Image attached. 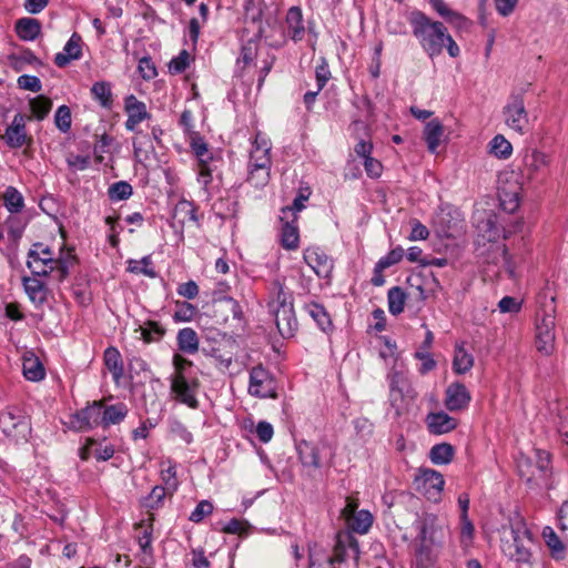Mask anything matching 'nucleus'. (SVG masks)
<instances>
[{
  "label": "nucleus",
  "instance_id": "nucleus-23",
  "mask_svg": "<svg viewBox=\"0 0 568 568\" xmlns=\"http://www.w3.org/2000/svg\"><path fill=\"white\" fill-rule=\"evenodd\" d=\"M278 333L284 338H290L297 329V320L294 308L272 312Z\"/></svg>",
  "mask_w": 568,
  "mask_h": 568
},
{
  "label": "nucleus",
  "instance_id": "nucleus-32",
  "mask_svg": "<svg viewBox=\"0 0 568 568\" xmlns=\"http://www.w3.org/2000/svg\"><path fill=\"white\" fill-rule=\"evenodd\" d=\"M179 349L186 354H195L199 351V337L191 327H184L179 331L176 336Z\"/></svg>",
  "mask_w": 568,
  "mask_h": 568
},
{
  "label": "nucleus",
  "instance_id": "nucleus-2",
  "mask_svg": "<svg viewBox=\"0 0 568 568\" xmlns=\"http://www.w3.org/2000/svg\"><path fill=\"white\" fill-rule=\"evenodd\" d=\"M74 256L68 254L55 258L52 250L43 243H34L28 253L27 266L34 276L54 274L58 282H63L70 273Z\"/></svg>",
  "mask_w": 568,
  "mask_h": 568
},
{
  "label": "nucleus",
  "instance_id": "nucleus-8",
  "mask_svg": "<svg viewBox=\"0 0 568 568\" xmlns=\"http://www.w3.org/2000/svg\"><path fill=\"white\" fill-rule=\"evenodd\" d=\"M199 381L196 378L189 379L186 375H172L170 377V389L174 398L190 408L196 409L199 400L196 392Z\"/></svg>",
  "mask_w": 568,
  "mask_h": 568
},
{
  "label": "nucleus",
  "instance_id": "nucleus-60",
  "mask_svg": "<svg viewBox=\"0 0 568 568\" xmlns=\"http://www.w3.org/2000/svg\"><path fill=\"white\" fill-rule=\"evenodd\" d=\"M315 78L318 90H323L328 80L331 79V71L325 58H321L318 65L315 69Z\"/></svg>",
  "mask_w": 568,
  "mask_h": 568
},
{
  "label": "nucleus",
  "instance_id": "nucleus-11",
  "mask_svg": "<svg viewBox=\"0 0 568 568\" xmlns=\"http://www.w3.org/2000/svg\"><path fill=\"white\" fill-rule=\"evenodd\" d=\"M124 111L128 115V119L124 123L125 129L130 132H138V125L144 120L151 119V114L148 112L146 105L144 102L138 100V98L133 94L129 95L124 100Z\"/></svg>",
  "mask_w": 568,
  "mask_h": 568
},
{
  "label": "nucleus",
  "instance_id": "nucleus-54",
  "mask_svg": "<svg viewBox=\"0 0 568 568\" xmlns=\"http://www.w3.org/2000/svg\"><path fill=\"white\" fill-rule=\"evenodd\" d=\"M190 64V54L186 50H182L178 57L173 58L169 63V71L172 74H180L186 70Z\"/></svg>",
  "mask_w": 568,
  "mask_h": 568
},
{
  "label": "nucleus",
  "instance_id": "nucleus-61",
  "mask_svg": "<svg viewBox=\"0 0 568 568\" xmlns=\"http://www.w3.org/2000/svg\"><path fill=\"white\" fill-rule=\"evenodd\" d=\"M166 487L155 486L144 500V506L151 509H156L162 504L165 497Z\"/></svg>",
  "mask_w": 568,
  "mask_h": 568
},
{
  "label": "nucleus",
  "instance_id": "nucleus-24",
  "mask_svg": "<svg viewBox=\"0 0 568 568\" xmlns=\"http://www.w3.org/2000/svg\"><path fill=\"white\" fill-rule=\"evenodd\" d=\"M128 413L129 409L124 403L103 406L100 402L101 426L104 428L110 425L120 424L126 417Z\"/></svg>",
  "mask_w": 568,
  "mask_h": 568
},
{
  "label": "nucleus",
  "instance_id": "nucleus-47",
  "mask_svg": "<svg viewBox=\"0 0 568 568\" xmlns=\"http://www.w3.org/2000/svg\"><path fill=\"white\" fill-rule=\"evenodd\" d=\"M282 245L287 250H294L298 246L297 227L290 222H285L282 226Z\"/></svg>",
  "mask_w": 568,
  "mask_h": 568
},
{
  "label": "nucleus",
  "instance_id": "nucleus-64",
  "mask_svg": "<svg viewBox=\"0 0 568 568\" xmlns=\"http://www.w3.org/2000/svg\"><path fill=\"white\" fill-rule=\"evenodd\" d=\"M67 163L70 169L75 171H84L90 166L91 158L89 155L69 154Z\"/></svg>",
  "mask_w": 568,
  "mask_h": 568
},
{
  "label": "nucleus",
  "instance_id": "nucleus-19",
  "mask_svg": "<svg viewBox=\"0 0 568 568\" xmlns=\"http://www.w3.org/2000/svg\"><path fill=\"white\" fill-rule=\"evenodd\" d=\"M426 424L429 433L434 435H443L457 427V420L445 412L429 413Z\"/></svg>",
  "mask_w": 568,
  "mask_h": 568
},
{
  "label": "nucleus",
  "instance_id": "nucleus-57",
  "mask_svg": "<svg viewBox=\"0 0 568 568\" xmlns=\"http://www.w3.org/2000/svg\"><path fill=\"white\" fill-rule=\"evenodd\" d=\"M170 432L172 435L179 437L185 444H191L193 442V435L187 429V427L180 420L173 419L170 423Z\"/></svg>",
  "mask_w": 568,
  "mask_h": 568
},
{
  "label": "nucleus",
  "instance_id": "nucleus-22",
  "mask_svg": "<svg viewBox=\"0 0 568 568\" xmlns=\"http://www.w3.org/2000/svg\"><path fill=\"white\" fill-rule=\"evenodd\" d=\"M172 220L174 227L183 229L186 225H196L197 216L194 205L186 200L178 202L172 213Z\"/></svg>",
  "mask_w": 568,
  "mask_h": 568
},
{
  "label": "nucleus",
  "instance_id": "nucleus-58",
  "mask_svg": "<svg viewBox=\"0 0 568 568\" xmlns=\"http://www.w3.org/2000/svg\"><path fill=\"white\" fill-rule=\"evenodd\" d=\"M18 87L22 90L31 92H40L42 89L41 81L36 75L22 74L17 80Z\"/></svg>",
  "mask_w": 568,
  "mask_h": 568
},
{
  "label": "nucleus",
  "instance_id": "nucleus-17",
  "mask_svg": "<svg viewBox=\"0 0 568 568\" xmlns=\"http://www.w3.org/2000/svg\"><path fill=\"white\" fill-rule=\"evenodd\" d=\"M271 142L263 136L261 133H257L254 142L252 143V149L250 152V160L247 165L261 164V166H272L271 160Z\"/></svg>",
  "mask_w": 568,
  "mask_h": 568
},
{
  "label": "nucleus",
  "instance_id": "nucleus-1",
  "mask_svg": "<svg viewBox=\"0 0 568 568\" xmlns=\"http://www.w3.org/2000/svg\"><path fill=\"white\" fill-rule=\"evenodd\" d=\"M416 536L412 542L417 568H428L437 558V551L445 542L448 528L436 515H417L413 523Z\"/></svg>",
  "mask_w": 568,
  "mask_h": 568
},
{
  "label": "nucleus",
  "instance_id": "nucleus-5",
  "mask_svg": "<svg viewBox=\"0 0 568 568\" xmlns=\"http://www.w3.org/2000/svg\"><path fill=\"white\" fill-rule=\"evenodd\" d=\"M536 464L532 465L529 459H523L518 464L519 474L526 478L530 486L548 488L550 475V454L546 450H535Z\"/></svg>",
  "mask_w": 568,
  "mask_h": 568
},
{
  "label": "nucleus",
  "instance_id": "nucleus-44",
  "mask_svg": "<svg viewBox=\"0 0 568 568\" xmlns=\"http://www.w3.org/2000/svg\"><path fill=\"white\" fill-rule=\"evenodd\" d=\"M132 193L133 189L126 181L115 182L108 190L109 199L113 202L128 200Z\"/></svg>",
  "mask_w": 568,
  "mask_h": 568
},
{
  "label": "nucleus",
  "instance_id": "nucleus-15",
  "mask_svg": "<svg viewBox=\"0 0 568 568\" xmlns=\"http://www.w3.org/2000/svg\"><path fill=\"white\" fill-rule=\"evenodd\" d=\"M3 139L11 149H19L27 142L26 119L21 113L13 116L12 123L7 128Z\"/></svg>",
  "mask_w": 568,
  "mask_h": 568
},
{
  "label": "nucleus",
  "instance_id": "nucleus-16",
  "mask_svg": "<svg viewBox=\"0 0 568 568\" xmlns=\"http://www.w3.org/2000/svg\"><path fill=\"white\" fill-rule=\"evenodd\" d=\"M216 312L226 314L224 322H231V326L235 329L243 327V311L236 300L231 296H224L217 303Z\"/></svg>",
  "mask_w": 568,
  "mask_h": 568
},
{
  "label": "nucleus",
  "instance_id": "nucleus-34",
  "mask_svg": "<svg viewBox=\"0 0 568 568\" xmlns=\"http://www.w3.org/2000/svg\"><path fill=\"white\" fill-rule=\"evenodd\" d=\"M373 524V516L368 510H359L348 516L346 525L348 529L358 534H366Z\"/></svg>",
  "mask_w": 568,
  "mask_h": 568
},
{
  "label": "nucleus",
  "instance_id": "nucleus-21",
  "mask_svg": "<svg viewBox=\"0 0 568 568\" xmlns=\"http://www.w3.org/2000/svg\"><path fill=\"white\" fill-rule=\"evenodd\" d=\"M300 460L304 468L307 469L308 474L320 469V448L306 440H303L296 446Z\"/></svg>",
  "mask_w": 568,
  "mask_h": 568
},
{
  "label": "nucleus",
  "instance_id": "nucleus-30",
  "mask_svg": "<svg viewBox=\"0 0 568 568\" xmlns=\"http://www.w3.org/2000/svg\"><path fill=\"white\" fill-rule=\"evenodd\" d=\"M14 29L21 40L33 41L41 32V23L34 18H21L16 21Z\"/></svg>",
  "mask_w": 568,
  "mask_h": 568
},
{
  "label": "nucleus",
  "instance_id": "nucleus-3",
  "mask_svg": "<svg viewBox=\"0 0 568 568\" xmlns=\"http://www.w3.org/2000/svg\"><path fill=\"white\" fill-rule=\"evenodd\" d=\"M414 37L418 40L428 57L434 58L443 52L447 28L440 21L430 20L424 12L414 10L408 16Z\"/></svg>",
  "mask_w": 568,
  "mask_h": 568
},
{
  "label": "nucleus",
  "instance_id": "nucleus-28",
  "mask_svg": "<svg viewBox=\"0 0 568 568\" xmlns=\"http://www.w3.org/2000/svg\"><path fill=\"white\" fill-rule=\"evenodd\" d=\"M443 135L444 126L438 119L430 120L429 122L426 123L423 131V138L430 153L434 154L437 152Z\"/></svg>",
  "mask_w": 568,
  "mask_h": 568
},
{
  "label": "nucleus",
  "instance_id": "nucleus-50",
  "mask_svg": "<svg viewBox=\"0 0 568 568\" xmlns=\"http://www.w3.org/2000/svg\"><path fill=\"white\" fill-rule=\"evenodd\" d=\"M542 537L550 548L551 552L556 557H560L564 552V545L557 534L550 527H545L542 530Z\"/></svg>",
  "mask_w": 568,
  "mask_h": 568
},
{
  "label": "nucleus",
  "instance_id": "nucleus-45",
  "mask_svg": "<svg viewBox=\"0 0 568 568\" xmlns=\"http://www.w3.org/2000/svg\"><path fill=\"white\" fill-rule=\"evenodd\" d=\"M141 337L145 343L158 342L162 338L165 329L156 322L149 321L145 326H140Z\"/></svg>",
  "mask_w": 568,
  "mask_h": 568
},
{
  "label": "nucleus",
  "instance_id": "nucleus-4",
  "mask_svg": "<svg viewBox=\"0 0 568 568\" xmlns=\"http://www.w3.org/2000/svg\"><path fill=\"white\" fill-rule=\"evenodd\" d=\"M530 544L531 534L523 520L518 519L510 524L508 529L504 527L500 548L508 558L518 562H528L531 556Z\"/></svg>",
  "mask_w": 568,
  "mask_h": 568
},
{
  "label": "nucleus",
  "instance_id": "nucleus-14",
  "mask_svg": "<svg viewBox=\"0 0 568 568\" xmlns=\"http://www.w3.org/2000/svg\"><path fill=\"white\" fill-rule=\"evenodd\" d=\"M387 379L389 382V390L392 397L397 394L400 399L412 400L416 398L417 393L415 392L405 373L392 368L387 375Z\"/></svg>",
  "mask_w": 568,
  "mask_h": 568
},
{
  "label": "nucleus",
  "instance_id": "nucleus-38",
  "mask_svg": "<svg viewBox=\"0 0 568 568\" xmlns=\"http://www.w3.org/2000/svg\"><path fill=\"white\" fill-rule=\"evenodd\" d=\"M407 295L399 286H394L388 290L387 302L388 311L392 315H399L403 313L406 304Z\"/></svg>",
  "mask_w": 568,
  "mask_h": 568
},
{
  "label": "nucleus",
  "instance_id": "nucleus-48",
  "mask_svg": "<svg viewBox=\"0 0 568 568\" xmlns=\"http://www.w3.org/2000/svg\"><path fill=\"white\" fill-rule=\"evenodd\" d=\"M33 115L38 120H43L52 108V101L43 95H39L30 101Z\"/></svg>",
  "mask_w": 568,
  "mask_h": 568
},
{
  "label": "nucleus",
  "instance_id": "nucleus-51",
  "mask_svg": "<svg viewBox=\"0 0 568 568\" xmlns=\"http://www.w3.org/2000/svg\"><path fill=\"white\" fill-rule=\"evenodd\" d=\"M71 111L67 105H60L54 114L55 126L63 133L71 129Z\"/></svg>",
  "mask_w": 568,
  "mask_h": 568
},
{
  "label": "nucleus",
  "instance_id": "nucleus-10",
  "mask_svg": "<svg viewBox=\"0 0 568 568\" xmlns=\"http://www.w3.org/2000/svg\"><path fill=\"white\" fill-rule=\"evenodd\" d=\"M0 428L7 436H26L30 429L27 416L21 409L14 406L7 407L0 412Z\"/></svg>",
  "mask_w": 568,
  "mask_h": 568
},
{
  "label": "nucleus",
  "instance_id": "nucleus-27",
  "mask_svg": "<svg viewBox=\"0 0 568 568\" xmlns=\"http://www.w3.org/2000/svg\"><path fill=\"white\" fill-rule=\"evenodd\" d=\"M547 165V156L537 150L526 153L524 156V171L527 173L529 179H534L540 173H544Z\"/></svg>",
  "mask_w": 568,
  "mask_h": 568
},
{
  "label": "nucleus",
  "instance_id": "nucleus-12",
  "mask_svg": "<svg viewBox=\"0 0 568 568\" xmlns=\"http://www.w3.org/2000/svg\"><path fill=\"white\" fill-rule=\"evenodd\" d=\"M470 400V393L464 384L455 382L446 388L444 403L448 410H463L468 407Z\"/></svg>",
  "mask_w": 568,
  "mask_h": 568
},
{
  "label": "nucleus",
  "instance_id": "nucleus-43",
  "mask_svg": "<svg viewBox=\"0 0 568 568\" xmlns=\"http://www.w3.org/2000/svg\"><path fill=\"white\" fill-rule=\"evenodd\" d=\"M490 153L499 159H508L511 155L513 146L504 135H496L489 143Z\"/></svg>",
  "mask_w": 568,
  "mask_h": 568
},
{
  "label": "nucleus",
  "instance_id": "nucleus-59",
  "mask_svg": "<svg viewBox=\"0 0 568 568\" xmlns=\"http://www.w3.org/2000/svg\"><path fill=\"white\" fill-rule=\"evenodd\" d=\"M191 148L199 160V164L206 163L213 160L209 152L207 144L202 139H194L192 141Z\"/></svg>",
  "mask_w": 568,
  "mask_h": 568
},
{
  "label": "nucleus",
  "instance_id": "nucleus-37",
  "mask_svg": "<svg viewBox=\"0 0 568 568\" xmlns=\"http://www.w3.org/2000/svg\"><path fill=\"white\" fill-rule=\"evenodd\" d=\"M248 174H247V182L256 187L261 189L264 187L268 181L271 175V168L268 166H261V164H254V165H247Z\"/></svg>",
  "mask_w": 568,
  "mask_h": 568
},
{
  "label": "nucleus",
  "instance_id": "nucleus-31",
  "mask_svg": "<svg viewBox=\"0 0 568 568\" xmlns=\"http://www.w3.org/2000/svg\"><path fill=\"white\" fill-rule=\"evenodd\" d=\"M103 358H104V364H105L106 368L110 371V373L112 375V378L115 382H119L123 377L124 369H123V361H122L121 354L118 351V348L112 347V346L108 347L104 351Z\"/></svg>",
  "mask_w": 568,
  "mask_h": 568
},
{
  "label": "nucleus",
  "instance_id": "nucleus-25",
  "mask_svg": "<svg viewBox=\"0 0 568 568\" xmlns=\"http://www.w3.org/2000/svg\"><path fill=\"white\" fill-rule=\"evenodd\" d=\"M26 294L36 306H42L48 298V288L45 284L37 276L23 277Z\"/></svg>",
  "mask_w": 568,
  "mask_h": 568
},
{
  "label": "nucleus",
  "instance_id": "nucleus-9",
  "mask_svg": "<svg viewBox=\"0 0 568 568\" xmlns=\"http://www.w3.org/2000/svg\"><path fill=\"white\" fill-rule=\"evenodd\" d=\"M248 393L260 398L277 396L275 381L262 365L253 367L250 372Z\"/></svg>",
  "mask_w": 568,
  "mask_h": 568
},
{
  "label": "nucleus",
  "instance_id": "nucleus-40",
  "mask_svg": "<svg viewBox=\"0 0 568 568\" xmlns=\"http://www.w3.org/2000/svg\"><path fill=\"white\" fill-rule=\"evenodd\" d=\"M453 457L454 447L447 443L434 445L429 452V458L435 465L449 464Z\"/></svg>",
  "mask_w": 568,
  "mask_h": 568
},
{
  "label": "nucleus",
  "instance_id": "nucleus-46",
  "mask_svg": "<svg viewBox=\"0 0 568 568\" xmlns=\"http://www.w3.org/2000/svg\"><path fill=\"white\" fill-rule=\"evenodd\" d=\"M151 257L144 256L141 261L130 260L128 262V271L134 274H143L148 277L154 278L156 276L155 271L150 266Z\"/></svg>",
  "mask_w": 568,
  "mask_h": 568
},
{
  "label": "nucleus",
  "instance_id": "nucleus-53",
  "mask_svg": "<svg viewBox=\"0 0 568 568\" xmlns=\"http://www.w3.org/2000/svg\"><path fill=\"white\" fill-rule=\"evenodd\" d=\"M83 410L85 414V425H88L89 429L101 425L100 402H92Z\"/></svg>",
  "mask_w": 568,
  "mask_h": 568
},
{
  "label": "nucleus",
  "instance_id": "nucleus-18",
  "mask_svg": "<svg viewBox=\"0 0 568 568\" xmlns=\"http://www.w3.org/2000/svg\"><path fill=\"white\" fill-rule=\"evenodd\" d=\"M82 39L74 32L65 43L63 51L54 57V63L59 68L67 67L72 60H79L82 57Z\"/></svg>",
  "mask_w": 568,
  "mask_h": 568
},
{
  "label": "nucleus",
  "instance_id": "nucleus-39",
  "mask_svg": "<svg viewBox=\"0 0 568 568\" xmlns=\"http://www.w3.org/2000/svg\"><path fill=\"white\" fill-rule=\"evenodd\" d=\"M305 310L323 332H327L332 327L331 317L323 305L310 303L305 305Z\"/></svg>",
  "mask_w": 568,
  "mask_h": 568
},
{
  "label": "nucleus",
  "instance_id": "nucleus-56",
  "mask_svg": "<svg viewBox=\"0 0 568 568\" xmlns=\"http://www.w3.org/2000/svg\"><path fill=\"white\" fill-rule=\"evenodd\" d=\"M214 507L211 501L209 500H201L195 509L191 513L189 520L199 524L201 523L206 516L211 515Z\"/></svg>",
  "mask_w": 568,
  "mask_h": 568
},
{
  "label": "nucleus",
  "instance_id": "nucleus-33",
  "mask_svg": "<svg viewBox=\"0 0 568 568\" xmlns=\"http://www.w3.org/2000/svg\"><path fill=\"white\" fill-rule=\"evenodd\" d=\"M436 12L446 19V21L457 28H464L468 24V20L460 13L450 10L443 0H429Z\"/></svg>",
  "mask_w": 568,
  "mask_h": 568
},
{
  "label": "nucleus",
  "instance_id": "nucleus-41",
  "mask_svg": "<svg viewBox=\"0 0 568 568\" xmlns=\"http://www.w3.org/2000/svg\"><path fill=\"white\" fill-rule=\"evenodd\" d=\"M91 93L94 100H97L101 106L111 108L112 105V92L111 85L106 81H98L91 88Z\"/></svg>",
  "mask_w": 568,
  "mask_h": 568
},
{
  "label": "nucleus",
  "instance_id": "nucleus-63",
  "mask_svg": "<svg viewBox=\"0 0 568 568\" xmlns=\"http://www.w3.org/2000/svg\"><path fill=\"white\" fill-rule=\"evenodd\" d=\"M138 69L144 80H151L158 75L156 68L150 57L140 59Z\"/></svg>",
  "mask_w": 568,
  "mask_h": 568
},
{
  "label": "nucleus",
  "instance_id": "nucleus-49",
  "mask_svg": "<svg viewBox=\"0 0 568 568\" xmlns=\"http://www.w3.org/2000/svg\"><path fill=\"white\" fill-rule=\"evenodd\" d=\"M161 478L166 489L174 491L178 488L176 469L171 460L162 463Z\"/></svg>",
  "mask_w": 568,
  "mask_h": 568
},
{
  "label": "nucleus",
  "instance_id": "nucleus-62",
  "mask_svg": "<svg viewBox=\"0 0 568 568\" xmlns=\"http://www.w3.org/2000/svg\"><path fill=\"white\" fill-rule=\"evenodd\" d=\"M414 356L422 362L418 369L422 375L427 374L436 367V362L428 351L418 349Z\"/></svg>",
  "mask_w": 568,
  "mask_h": 568
},
{
  "label": "nucleus",
  "instance_id": "nucleus-6",
  "mask_svg": "<svg viewBox=\"0 0 568 568\" xmlns=\"http://www.w3.org/2000/svg\"><path fill=\"white\" fill-rule=\"evenodd\" d=\"M555 308L550 312H544L541 317L538 316L536 323V348L537 351L549 356L555 349Z\"/></svg>",
  "mask_w": 568,
  "mask_h": 568
},
{
  "label": "nucleus",
  "instance_id": "nucleus-52",
  "mask_svg": "<svg viewBox=\"0 0 568 568\" xmlns=\"http://www.w3.org/2000/svg\"><path fill=\"white\" fill-rule=\"evenodd\" d=\"M196 314V308L189 302H176V310L173 318L176 322H190Z\"/></svg>",
  "mask_w": 568,
  "mask_h": 568
},
{
  "label": "nucleus",
  "instance_id": "nucleus-29",
  "mask_svg": "<svg viewBox=\"0 0 568 568\" xmlns=\"http://www.w3.org/2000/svg\"><path fill=\"white\" fill-rule=\"evenodd\" d=\"M286 23L288 34L295 42L301 41L304 37L303 14L300 7H291L286 13Z\"/></svg>",
  "mask_w": 568,
  "mask_h": 568
},
{
  "label": "nucleus",
  "instance_id": "nucleus-26",
  "mask_svg": "<svg viewBox=\"0 0 568 568\" xmlns=\"http://www.w3.org/2000/svg\"><path fill=\"white\" fill-rule=\"evenodd\" d=\"M419 480L423 484L424 493L429 495V498L439 496L445 484L443 475L434 469H423Z\"/></svg>",
  "mask_w": 568,
  "mask_h": 568
},
{
  "label": "nucleus",
  "instance_id": "nucleus-42",
  "mask_svg": "<svg viewBox=\"0 0 568 568\" xmlns=\"http://www.w3.org/2000/svg\"><path fill=\"white\" fill-rule=\"evenodd\" d=\"M4 206L11 213L20 212L23 206V196L22 194L13 186H8L3 194Z\"/></svg>",
  "mask_w": 568,
  "mask_h": 568
},
{
  "label": "nucleus",
  "instance_id": "nucleus-20",
  "mask_svg": "<svg viewBox=\"0 0 568 568\" xmlns=\"http://www.w3.org/2000/svg\"><path fill=\"white\" fill-rule=\"evenodd\" d=\"M271 296L272 300L268 303L271 312L294 308L292 292L288 291L280 281H274L272 283Z\"/></svg>",
  "mask_w": 568,
  "mask_h": 568
},
{
  "label": "nucleus",
  "instance_id": "nucleus-7",
  "mask_svg": "<svg viewBox=\"0 0 568 568\" xmlns=\"http://www.w3.org/2000/svg\"><path fill=\"white\" fill-rule=\"evenodd\" d=\"M505 123L511 130L524 134L528 131V113L525 108L524 98L520 93L511 94L509 101L503 109Z\"/></svg>",
  "mask_w": 568,
  "mask_h": 568
},
{
  "label": "nucleus",
  "instance_id": "nucleus-13",
  "mask_svg": "<svg viewBox=\"0 0 568 568\" xmlns=\"http://www.w3.org/2000/svg\"><path fill=\"white\" fill-rule=\"evenodd\" d=\"M306 264L322 278H328L333 271V260L320 248H307L304 253Z\"/></svg>",
  "mask_w": 568,
  "mask_h": 568
},
{
  "label": "nucleus",
  "instance_id": "nucleus-36",
  "mask_svg": "<svg viewBox=\"0 0 568 568\" xmlns=\"http://www.w3.org/2000/svg\"><path fill=\"white\" fill-rule=\"evenodd\" d=\"M23 375L28 381L39 382L44 378V368L40 359L33 355L23 358Z\"/></svg>",
  "mask_w": 568,
  "mask_h": 568
},
{
  "label": "nucleus",
  "instance_id": "nucleus-35",
  "mask_svg": "<svg viewBox=\"0 0 568 568\" xmlns=\"http://www.w3.org/2000/svg\"><path fill=\"white\" fill-rule=\"evenodd\" d=\"M474 366V357L463 345L455 346V355L453 359V369L456 374H465Z\"/></svg>",
  "mask_w": 568,
  "mask_h": 568
},
{
  "label": "nucleus",
  "instance_id": "nucleus-55",
  "mask_svg": "<svg viewBox=\"0 0 568 568\" xmlns=\"http://www.w3.org/2000/svg\"><path fill=\"white\" fill-rule=\"evenodd\" d=\"M404 256V250L400 246H397L389 251L385 256L381 257L377 261L378 270L379 268H388L402 261Z\"/></svg>",
  "mask_w": 568,
  "mask_h": 568
}]
</instances>
